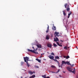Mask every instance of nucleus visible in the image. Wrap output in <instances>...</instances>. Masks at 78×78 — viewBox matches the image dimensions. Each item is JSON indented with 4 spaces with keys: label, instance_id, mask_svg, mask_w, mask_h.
<instances>
[{
    "label": "nucleus",
    "instance_id": "412c9836",
    "mask_svg": "<svg viewBox=\"0 0 78 78\" xmlns=\"http://www.w3.org/2000/svg\"><path fill=\"white\" fill-rule=\"evenodd\" d=\"M55 59H59V58L58 56H55Z\"/></svg>",
    "mask_w": 78,
    "mask_h": 78
},
{
    "label": "nucleus",
    "instance_id": "e433bc0d",
    "mask_svg": "<svg viewBox=\"0 0 78 78\" xmlns=\"http://www.w3.org/2000/svg\"><path fill=\"white\" fill-rule=\"evenodd\" d=\"M63 72L64 73H66V71H63Z\"/></svg>",
    "mask_w": 78,
    "mask_h": 78
},
{
    "label": "nucleus",
    "instance_id": "f8f14e48",
    "mask_svg": "<svg viewBox=\"0 0 78 78\" xmlns=\"http://www.w3.org/2000/svg\"><path fill=\"white\" fill-rule=\"evenodd\" d=\"M53 60L55 61V62H57L58 64H59V62H58V61L57 60H56V59H54Z\"/></svg>",
    "mask_w": 78,
    "mask_h": 78
},
{
    "label": "nucleus",
    "instance_id": "8fccbe9b",
    "mask_svg": "<svg viewBox=\"0 0 78 78\" xmlns=\"http://www.w3.org/2000/svg\"><path fill=\"white\" fill-rule=\"evenodd\" d=\"M54 24H53V26H54Z\"/></svg>",
    "mask_w": 78,
    "mask_h": 78
},
{
    "label": "nucleus",
    "instance_id": "4be33fe9",
    "mask_svg": "<svg viewBox=\"0 0 78 78\" xmlns=\"http://www.w3.org/2000/svg\"><path fill=\"white\" fill-rule=\"evenodd\" d=\"M51 67H52V68H54V69H55V68H56V67H55V66L53 65L51 66Z\"/></svg>",
    "mask_w": 78,
    "mask_h": 78
},
{
    "label": "nucleus",
    "instance_id": "a19ab883",
    "mask_svg": "<svg viewBox=\"0 0 78 78\" xmlns=\"http://www.w3.org/2000/svg\"><path fill=\"white\" fill-rule=\"evenodd\" d=\"M33 73H35V72H34V71L33 72Z\"/></svg>",
    "mask_w": 78,
    "mask_h": 78
},
{
    "label": "nucleus",
    "instance_id": "c03bdc74",
    "mask_svg": "<svg viewBox=\"0 0 78 78\" xmlns=\"http://www.w3.org/2000/svg\"><path fill=\"white\" fill-rule=\"evenodd\" d=\"M40 58H42V56L40 57Z\"/></svg>",
    "mask_w": 78,
    "mask_h": 78
},
{
    "label": "nucleus",
    "instance_id": "c756f323",
    "mask_svg": "<svg viewBox=\"0 0 78 78\" xmlns=\"http://www.w3.org/2000/svg\"><path fill=\"white\" fill-rule=\"evenodd\" d=\"M51 55H53V56H55V54H54V53L53 52H52L51 53Z\"/></svg>",
    "mask_w": 78,
    "mask_h": 78
},
{
    "label": "nucleus",
    "instance_id": "c85d7f7f",
    "mask_svg": "<svg viewBox=\"0 0 78 78\" xmlns=\"http://www.w3.org/2000/svg\"><path fill=\"white\" fill-rule=\"evenodd\" d=\"M24 64V62H21V66H22V65H23Z\"/></svg>",
    "mask_w": 78,
    "mask_h": 78
},
{
    "label": "nucleus",
    "instance_id": "423d86ee",
    "mask_svg": "<svg viewBox=\"0 0 78 78\" xmlns=\"http://www.w3.org/2000/svg\"><path fill=\"white\" fill-rule=\"evenodd\" d=\"M48 47H49V48H51L52 45L51 44H47Z\"/></svg>",
    "mask_w": 78,
    "mask_h": 78
},
{
    "label": "nucleus",
    "instance_id": "2eb2a0df",
    "mask_svg": "<svg viewBox=\"0 0 78 78\" xmlns=\"http://www.w3.org/2000/svg\"><path fill=\"white\" fill-rule=\"evenodd\" d=\"M66 64H67V65H71L69 62H66Z\"/></svg>",
    "mask_w": 78,
    "mask_h": 78
},
{
    "label": "nucleus",
    "instance_id": "58836bf2",
    "mask_svg": "<svg viewBox=\"0 0 78 78\" xmlns=\"http://www.w3.org/2000/svg\"><path fill=\"white\" fill-rule=\"evenodd\" d=\"M62 65H61L60 67H61V68H62Z\"/></svg>",
    "mask_w": 78,
    "mask_h": 78
},
{
    "label": "nucleus",
    "instance_id": "f3484780",
    "mask_svg": "<svg viewBox=\"0 0 78 78\" xmlns=\"http://www.w3.org/2000/svg\"><path fill=\"white\" fill-rule=\"evenodd\" d=\"M62 64H66V62H65V61H62Z\"/></svg>",
    "mask_w": 78,
    "mask_h": 78
},
{
    "label": "nucleus",
    "instance_id": "4468645a",
    "mask_svg": "<svg viewBox=\"0 0 78 78\" xmlns=\"http://www.w3.org/2000/svg\"><path fill=\"white\" fill-rule=\"evenodd\" d=\"M57 44L59 46H60V47H62V44H59V43L58 42H57Z\"/></svg>",
    "mask_w": 78,
    "mask_h": 78
},
{
    "label": "nucleus",
    "instance_id": "49530a36",
    "mask_svg": "<svg viewBox=\"0 0 78 78\" xmlns=\"http://www.w3.org/2000/svg\"><path fill=\"white\" fill-rule=\"evenodd\" d=\"M76 48L77 49H78V47H76Z\"/></svg>",
    "mask_w": 78,
    "mask_h": 78
},
{
    "label": "nucleus",
    "instance_id": "f03ea898",
    "mask_svg": "<svg viewBox=\"0 0 78 78\" xmlns=\"http://www.w3.org/2000/svg\"><path fill=\"white\" fill-rule=\"evenodd\" d=\"M37 48H36V50H30L29 49H28V51H30V52H32V53H35V54H38V53L36 51H37Z\"/></svg>",
    "mask_w": 78,
    "mask_h": 78
},
{
    "label": "nucleus",
    "instance_id": "de8ad7c7",
    "mask_svg": "<svg viewBox=\"0 0 78 78\" xmlns=\"http://www.w3.org/2000/svg\"><path fill=\"white\" fill-rule=\"evenodd\" d=\"M60 77H61V75H59Z\"/></svg>",
    "mask_w": 78,
    "mask_h": 78
},
{
    "label": "nucleus",
    "instance_id": "6e6552de",
    "mask_svg": "<svg viewBox=\"0 0 78 78\" xmlns=\"http://www.w3.org/2000/svg\"><path fill=\"white\" fill-rule=\"evenodd\" d=\"M37 46L38 48H42V46L41 44H37Z\"/></svg>",
    "mask_w": 78,
    "mask_h": 78
},
{
    "label": "nucleus",
    "instance_id": "b1692460",
    "mask_svg": "<svg viewBox=\"0 0 78 78\" xmlns=\"http://www.w3.org/2000/svg\"><path fill=\"white\" fill-rule=\"evenodd\" d=\"M67 3H66L65 4V8H67V7L66 6H67Z\"/></svg>",
    "mask_w": 78,
    "mask_h": 78
},
{
    "label": "nucleus",
    "instance_id": "f704fd0d",
    "mask_svg": "<svg viewBox=\"0 0 78 78\" xmlns=\"http://www.w3.org/2000/svg\"><path fill=\"white\" fill-rule=\"evenodd\" d=\"M66 56H63V58H66Z\"/></svg>",
    "mask_w": 78,
    "mask_h": 78
},
{
    "label": "nucleus",
    "instance_id": "393cba45",
    "mask_svg": "<svg viewBox=\"0 0 78 78\" xmlns=\"http://www.w3.org/2000/svg\"><path fill=\"white\" fill-rule=\"evenodd\" d=\"M42 77H43V78H46V75H43L42 76Z\"/></svg>",
    "mask_w": 78,
    "mask_h": 78
},
{
    "label": "nucleus",
    "instance_id": "f257e3e1",
    "mask_svg": "<svg viewBox=\"0 0 78 78\" xmlns=\"http://www.w3.org/2000/svg\"><path fill=\"white\" fill-rule=\"evenodd\" d=\"M59 32H55V37L56 38H54V41H55V42H56L57 41H59V39L57 37H59Z\"/></svg>",
    "mask_w": 78,
    "mask_h": 78
},
{
    "label": "nucleus",
    "instance_id": "ddd939ff",
    "mask_svg": "<svg viewBox=\"0 0 78 78\" xmlns=\"http://www.w3.org/2000/svg\"><path fill=\"white\" fill-rule=\"evenodd\" d=\"M27 63V66H28V67H30V65L29 64H28V62H26Z\"/></svg>",
    "mask_w": 78,
    "mask_h": 78
},
{
    "label": "nucleus",
    "instance_id": "79ce46f5",
    "mask_svg": "<svg viewBox=\"0 0 78 78\" xmlns=\"http://www.w3.org/2000/svg\"><path fill=\"white\" fill-rule=\"evenodd\" d=\"M51 72H52V73H55V72L52 71Z\"/></svg>",
    "mask_w": 78,
    "mask_h": 78
},
{
    "label": "nucleus",
    "instance_id": "6ab92c4d",
    "mask_svg": "<svg viewBox=\"0 0 78 78\" xmlns=\"http://www.w3.org/2000/svg\"><path fill=\"white\" fill-rule=\"evenodd\" d=\"M46 39H47V40H48V39H49V35L46 36Z\"/></svg>",
    "mask_w": 78,
    "mask_h": 78
},
{
    "label": "nucleus",
    "instance_id": "0eeeda50",
    "mask_svg": "<svg viewBox=\"0 0 78 78\" xmlns=\"http://www.w3.org/2000/svg\"><path fill=\"white\" fill-rule=\"evenodd\" d=\"M52 30H54V31L56 30V27L53 26L52 27Z\"/></svg>",
    "mask_w": 78,
    "mask_h": 78
},
{
    "label": "nucleus",
    "instance_id": "20e7f679",
    "mask_svg": "<svg viewBox=\"0 0 78 78\" xmlns=\"http://www.w3.org/2000/svg\"><path fill=\"white\" fill-rule=\"evenodd\" d=\"M67 69L69 72H71V71H72V68L70 67H67Z\"/></svg>",
    "mask_w": 78,
    "mask_h": 78
},
{
    "label": "nucleus",
    "instance_id": "603ef678",
    "mask_svg": "<svg viewBox=\"0 0 78 78\" xmlns=\"http://www.w3.org/2000/svg\"><path fill=\"white\" fill-rule=\"evenodd\" d=\"M69 48V47H68V48Z\"/></svg>",
    "mask_w": 78,
    "mask_h": 78
},
{
    "label": "nucleus",
    "instance_id": "c9c22d12",
    "mask_svg": "<svg viewBox=\"0 0 78 78\" xmlns=\"http://www.w3.org/2000/svg\"><path fill=\"white\" fill-rule=\"evenodd\" d=\"M32 48H33L34 50H35V49H34V47H32Z\"/></svg>",
    "mask_w": 78,
    "mask_h": 78
},
{
    "label": "nucleus",
    "instance_id": "a211bd4d",
    "mask_svg": "<svg viewBox=\"0 0 78 78\" xmlns=\"http://www.w3.org/2000/svg\"><path fill=\"white\" fill-rule=\"evenodd\" d=\"M36 77V76L35 75H33V76H31V77H30V78H35Z\"/></svg>",
    "mask_w": 78,
    "mask_h": 78
},
{
    "label": "nucleus",
    "instance_id": "3c124183",
    "mask_svg": "<svg viewBox=\"0 0 78 78\" xmlns=\"http://www.w3.org/2000/svg\"><path fill=\"white\" fill-rule=\"evenodd\" d=\"M62 42H63V41H62Z\"/></svg>",
    "mask_w": 78,
    "mask_h": 78
},
{
    "label": "nucleus",
    "instance_id": "cd10ccee",
    "mask_svg": "<svg viewBox=\"0 0 78 78\" xmlns=\"http://www.w3.org/2000/svg\"><path fill=\"white\" fill-rule=\"evenodd\" d=\"M63 48L65 50H67V47L66 46H65Z\"/></svg>",
    "mask_w": 78,
    "mask_h": 78
},
{
    "label": "nucleus",
    "instance_id": "5701e85b",
    "mask_svg": "<svg viewBox=\"0 0 78 78\" xmlns=\"http://www.w3.org/2000/svg\"><path fill=\"white\" fill-rule=\"evenodd\" d=\"M53 45L54 47H58V45H57L55 43L53 44Z\"/></svg>",
    "mask_w": 78,
    "mask_h": 78
},
{
    "label": "nucleus",
    "instance_id": "1a4fd4ad",
    "mask_svg": "<svg viewBox=\"0 0 78 78\" xmlns=\"http://www.w3.org/2000/svg\"><path fill=\"white\" fill-rule=\"evenodd\" d=\"M69 12V13L68 14V18H69L70 17V16L71 14H72V12Z\"/></svg>",
    "mask_w": 78,
    "mask_h": 78
},
{
    "label": "nucleus",
    "instance_id": "864d4df0",
    "mask_svg": "<svg viewBox=\"0 0 78 78\" xmlns=\"http://www.w3.org/2000/svg\"><path fill=\"white\" fill-rule=\"evenodd\" d=\"M77 77V78H78V77Z\"/></svg>",
    "mask_w": 78,
    "mask_h": 78
},
{
    "label": "nucleus",
    "instance_id": "4c0bfd02",
    "mask_svg": "<svg viewBox=\"0 0 78 78\" xmlns=\"http://www.w3.org/2000/svg\"><path fill=\"white\" fill-rule=\"evenodd\" d=\"M36 68H39V66H36Z\"/></svg>",
    "mask_w": 78,
    "mask_h": 78
},
{
    "label": "nucleus",
    "instance_id": "72a5a7b5",
    "mask_svg": "<svg viewBox=\"0 0 78 78\" xmlns=\"http://www.w3.org/2000/svg\"><path fill=\"white\" fill-rule=\"evenodd\" d=\"M60 69H58V71H57V72L56 73H58V72H59V70H60Z\"/></svg>",
    "mask_w": 78,
    "mask_h": 78
},
{
    "label": "nucleus",
    "instance_id": "ea45409f",
    "mask_svg": "<svg viewBox=\"0 0 78 78\" xmlns=\"http://www.w3.org/2000/svg\"><path fill=\"white\" fill-rule=\"evenodd\" d=\"M46 78H50V77L49 76H48Z\"/></svg>",
    "mask_w": 78,
    "mask_h": 78
},
{
    "label": "nucleus",
    "instance_id": "a18cd8bd",
    "mask_svg": "<svg viewBox=\"0 0 78 78\" xmlns=\"http://www.w3.org/2000/svg\"><path fill=\"white\" fill-rule=\"evenodd\" d=\"M59 65V67H60V66H59V64H58Z\"/></svg>",
    "mask_w": 78,
    "mask_h": 78
},
{
    "label": "nucleus",
    "instance_id": "aec40b11",
    "mask_svg": "<svg viewBox=\"0 0 78 78\" xmlns=\"http://www.w3.org/2000/svg\"><path fill=\"white\" fill-rule=\"evenodd\" d=\"M29 73L30 74V75H32V74H33V72H32L30 71H29Z\"/></svg>",
    "mask_w": 78,
    "mask_h": 78
},
{
    "label": "nucleus",
    "instance_id": "bb28decb",
    "mask_svg": "<svg viewBox=\"0 0 78 78\" xmlns=\"http://www.w3.org/2000/svg\"><path fill=\"white\" fill-rule=\"evenodd\" d=\"M69 58H70V57H69V55H68L66 57V59H69Z\"/></svg>",
    "mask_w": 78,
    "mask_h": 78
},
{
    "label": "nucleus",
    "instance_id": "a878e982",
    "mask_svg": "<svg viewBox=\"0 0 78 78\" xmlns=\"http://www.w3.org/2000/svg\"><path fill=\"white\" fill-rule=\"evenodd\" d=\"M75 69H74L73 71H71V72H72V73H75Z\"/></svg>",
    "mask_w": 78,
    "mask_h": 78
},
{
    "label": "nucleus",
    "instance_id": "09e8293b",
    "mask_svg": "<svg viewBox=\"0 0 78 78\" xmlns=\"http://www.w3.org/2000/svg\"><path fill=\"white\" fill-rule=\"evenodd\" d=\"M42 56V54H41V56Z\"/></svg>",
    "mask_w": 78,
    "mask_h": 78
},
{
    "label": "nucleus",
    "instance_id": "7ed1b4c3",
    "mask_svg": "<svg viewBox=\"0 0 78 78\" xmlns=\"http://www.w3.org/2000/svg\"><path fill=\"white\" fill-rule=\"evenodd\" d=\"M23 58L25 62H28L29 61V58L28 57H24Z\"/></svg>",
    "mask_w": 78,
    "mask_h": 78
},
{
    "label": "nucleus",
    "instance_id": "dca6fc26",
    "mask_svg": "<svg viewBox=\"0 0 78 78\" xmlns=\"http://www.w3.org/2000/svg\"><path fill=\"white\" fill-rule=\"evenodd\" d=\"M36 61H38V62H41V60L38 59V58H36Z\"/></svg>",
    "mask_w": 78,
    "mask_h": 78
},
{
    "label": "nucleus",
    "instance_id": "39448f33",
    "mask_svg": "<svg viewBox=\"0 0 78 78\" xmlns=\"http://www.w3.org/2000/svg\"><path fill=\"white\" fill-rule=\"evenodd\" d=\"M49 56H48V57H49L50 59H53H53H54V56L51 55H50Z\"/></svg>",
    "mask_w": 78,
    "mask_h": 78
},
{
    "label": "nucleus",
    "instance_id": "9d476101",
    "mask_svg": "<svg viewBox=\"0 0 78 78\" xmlns=\"http://www.w3.org/2000/svg\"><path fill=\"white\" fill-rule=\"evenodd\" d=\"M67 11H70V7H69V5H68V7L66 9Z\"/></svg>",
    "mask_w": 78,
    "mask_h": 78
},
{
    "label": "nucleus",
    "instance_id": "7c9ffc66",
    "mask_svg": "<svg viewBox=\"0 0 78 78\" xmlns=\"http://www.w3.org/2000/svg\"><path fill=\"white\" fill-rule=\"evenodd\" d=\"M49 31V30L48 29H47V30L46 31V33H48V31Z\"/></svg>",
    "mask_w": 78,
    "mask_h": 78
},
{
    "label": "nucleus",
    "instance_id": "473e14b6",
    "mask_svg": "<svg viewBox=\"0 0 78 78\" xmlns=\"http://www.w3.org/2000/svg\"><path fill=\"white\" fill-rule=\"evenodd\" d=\"M48 26L47 27V30H49V26L48 25Z\"/></svg>",
    "mask_w": 78,
    "mask_h": 78
},
{
    "label": "nucleus",
    "instance_id": "2f4dec72",
    "mask_svg": "<svg viewBox=\"0 0 78 78\" xmlns=\"http://www.w3.org/2000/svg\"><path fill=\"white\" fill-rule=\"evenodd\" d=\"M75 66V65L74 64H73L72 65L71 64V67H73V66Z\"/></svg>",
    "mask_w": 78,
    "mask_h": 78
},
{
    "label": "nucleus",
    "instance_id": "9b49d317",
    "mask_svg": "<svg viewBox=\"0 0 78 78\" xmlns=\"http://www.w3.org/2000/svg\"><path fill=\"white\" fill-rule=\"evenodd\" d=\"M62 12H63L64 16H66V13L65 12V10L63 11Z\"/></svg>",
    "mask_w": 78,
    "mask_h": 78
},
{
    "label": "nucleus",
    "instance_id": "37998d69",
    "mask_svg": "<svg viewBox=\"0 0 78 78\" xmlns=\"http://www.w3.org/2000/svg\"><path fill=\"white\" fill-rule=\"evenodd\" d=\"M42 54V55H45V53H43Z\"/></svg>",
    "mask_w": 78,
    "mask_h": 78
}]
</instances>
